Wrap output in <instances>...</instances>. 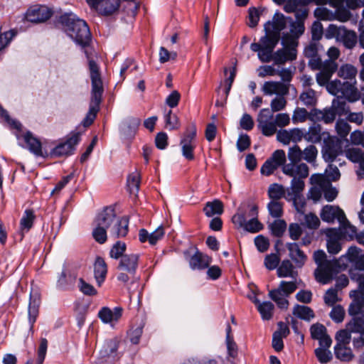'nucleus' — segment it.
<instances>
[{
	"mask_svg": "<svg viewBox=\"0 0 364 364\" xmlns=\"http://www.w3.org/2000/svg\"><path fill=\"white\" fill-rule=\"evenodd\" d=\"M336 129L338 134L342 138H345L350 131V125L343 119L338 120L336 124Z\"/></svg>",
	"mask_w": 364,
	"mask_h": 364,
	"instance_id": "64",
	"label": "nucleus"
},
{
	"mask_svg": "<svg viewBox=\"0 0 364 364\" xmlns=\"http://www.w3.org/2000/svg\"><path fill=\"white\" fill-rule=\"evenodd\" d=\"M305 30L304 23L301 21L292 22L291 24L290 32L291 34L287 33L289 37L294 38L297 42V38L301 36Z\"/></svg>",
	"mask_w": 364,
	"mask_h": 364,
	"instance_id": "52",
	"label": "nucleus"
},
{
	"mask_svg": "<svg viewBox=\"0 0 364 364\" xmlns=\"http://www.w3.org/2000/svg\"><path fill=\"white\" fill-rule=\"evenodd\" d=\"M196 136V128L195 125H192L186 129L180 142L183 156L190 161L194 159L193 150L195 149L194 139Z\"/></svg>",
	"mask_w": 364,
	"mask_h": 364,
	"instance_id": "14",
	"label": "nucleus"
},
{
	"mask_svg": "<svg viewBox=\"0 0 364 364\" xmlns=\"http://www.w3.org/2000/svg\"><path fill=\"white\" fill-rule=\"evenodd\" d=\"M89 70L92 90L89 111L82 121V124L85 127H89L94 122L100 109V105L104 91L100 68L93 60H89Z\"/></svg>",
	"mask_w": 364,
	"mask_h": 364,
	"instance_id": "3",
	"label": "nucleus"
},
{
	"mask_svg": "<svg viewBox=\"0 0 364 364\" xmlns=\"http://www.w3.org/2000/svg\"><path fill=\"white\" fill-rule=\"evenodd\" d=\"M206 216L213 217L215 215H221L223 213V204L219 200L208 202L203 208Z\"/></svg>",
	"mask_w": 364,
	"mask_h": 364,
	"instance_id": "37",
	"label": "nucleus"
},
{
	"mask_svg": "<svg viewBox=\"0 0 364 364\" xmlns=\"http://www.w3.org/2000/svg\"><path fill=\"white\" fill-rule=\"evenodd\" d=\"M335 355L337 358L343 361H349L353 358V353L347 346H336Z\"/></svg>",
	"mask_w": 364,
	"mask_h": 364,
	"instance_id": "40",
	"label": "nucleus"
},
{
	"mask_svg": "<svg viewBox=\"0 0 364 364\" xmlns=\"http://www.w3.org/2000/svg\"><path fill=\"white\" fill-rule=\"evenodd\" d=\"M52 14V10L45 6H36L27 11L26 18L32 23H42L49 19Z\"/></svg>",
	"mask_w": 364,
	"mask_h": 364,
	"instance_id": "19",
	"label": "nucleus"
},
{
	"mask_svg": "<svg viewBox=\"0 0 364 364\" xmlns=\"http://www.w3.org/2000/svg\"><path fill=\"white\" fill-rule=\"evenodd\" d=\"M284 96L285 95H278L271 100V109H269L271 113L273 114V112H278L285 109L287 105V101Z\"/></svg>",
	"mask_w": 364,
	"mask_h": 364,
	"instance_id": "43",
	"label": "nucleus"
},
{
	"mask_svg": "<svg viewBox=\"0 0 364 364\" xmlns=\"http://www.w3.org/2000/svg\"><path fill=\"white\" fill-rule=\"evenodd\" d=\"M287 21L285 16L276 12L272 19L264 26L265 35L260 38L259 42L252 43L250 49L257 53L258 58L269 60L270 53L274 50L280 39V33L286 28Z\"/></svg>",
	"mask_w": 364,
	"mask_h": 364,
	"instance_id": "1",
	"label": "nucleus"
},
{
	"mask_svg": "<svg viewBox=\"0 0 364 364\" xmlns=\"http://www.w3.org/2000/svg\"><path fill=\"white\" fill-rule=\"evenodd\" d=\"M267 208L269 215L273 218H279L283 215V203L279 200H271L267 205Z\"/></svg>",
	"mask_w": 364,
	"mask_h": 364,
	"instance_id": "44",
	"label": "nucleus"
},
{
	"mask_svg": "<svg viewBox=\"0 0 364 364\" xmlns=\"http://www.w3.org/2000/svg\"><path fill=\"white\" fill-rule=\"evenodd\" d=\"M76 281V277L71 274H67L65 271H63L59 275L57 281V287L60 289L67 290L71 289Z\"/></svg>",
	"mask_w": 364,
	"mask_h": 364,
	"instance_id": "36",
	"label": "nucleus"
},
{
	"mask_svg": "<svg viewBox=\"0 0 364 364\" xmlns=\"http://www.w3.org/2000/svg\"><path fill=\"white\" fill-rule=\"evenodd\" d=\"M286 247L289 251V257L295 263L296 267H302L307 259V256L300 249L298 243L289 242L287 243Z\"/></svg>",
	"mask_w": 364,
	"mask_h": 364,
	"instance_id": "25",
	"label": "nucleus"
},
{
	"mask_svg": "<svg viewBox=\"0 0 364 364\" xmlns=\"http://www.w3.org/2000/svg\"><path fill=\"white\" fill-rule=\"evenodd\" d=\"M338 38L347 48H353L357 43L358 36L355 31L347 30L346 28L341 31Z\"/></svg>",
	"mask_w": 364,
	"mask_h": 364,
	"instance_id": "35",
	"label": "nucleus"
},
{
	"mask_svg": "<svg viewBox=\"0 0 364 364\" xmlns=\"http://www.w3.org/2000/svg\"><path fill=\"white\" fill-rule=\"evenodd\" d=\"M269 227L273 235L281 237L286 230L287 223L283 220H276Z\"/></svg>",
	"mask_w": 364,
	"mask_h": 364,
	"instance_id": "49",
	"label": "nucleus"
},
{
	"mask_svg": "<svg viewBox=\"0 0 364 364\" xmlns=\"http://www.w3.org/2000/svg\"><path fill=\"white\" fill-rule=\"evenodd\" d=\"M348 158L354 163H358L364 170V151L360 149H350L347 152Z\"/></svg>",
	"mask_w": 364,
	"mask_h": 364,
	"instance_id": "41",
	"label": "nucleus"
},
{
	"mask_svg": "<svg viewBox=\"0 0 364 364\" xmlns=\"http://www.w3.org/2000/svg\"><path fill=\"white\" fill-rule=\"evenodd\" d=\"M345 310L341 305L334 306L330 312L331 318L336 323H341L345 317Z\"/></svg>",
	"mask_w": 364,
	"mask_h": 364,
	"instance_id": "57",
	"label": "nucleus"
},
{
	"mask_svg": "<svg viewBox=\"0 0 364 364\" xmlns=\"http://www.w3.org/2000/svg\"><path fill=\"white\" fill-rule=\"evenodd\" d=\"M139 259V255L134 253L125 254L122 257L117 267L120 271L117 275V279L119 282L127 283L135 275Z\"/></svg>",
	"mask_w": 364,
	"mask_h": 364,
	"instance_id": "10",
	"label": "nucleus"
},
{
	"mask_svg": "<svg viewBox=\"0 0 364 364\" xmlns=\"http://www.w3.org/2000/svg\"><path fill=\"white\" fill-rule=\"evenodd\" d=\"M253 302L257 306V309L264 320L272 318L274 306L271 301L260 302L259 299H255Z\"/></svg>",
	"mask_w": 364,
	"mask_h": 364,
	"instance_id": "33",
	"label": "nucleus"
},
{
	"mask_svg": "<svg viewBox=\"0 0 364 364\" xmlns=\"http://www.w3.org/2000/svg\"><path fill=\"white\" fill-rule=\"evenodd\" d=\"M166 127L170 130L177 129L180 124L178 117L170 110L165 116Z\"/></svg>",
	"mask_w": 364,
	"mask_h": 364,
	"instance_id": "56",
	"label": "nucleus"
},
{
	"mask_svg": "<svg viewBox=\"0 0 364 364\" xmlns=\"http://www.w3.org/2000/svg\"><path fill=\"white\" fill-rule=\"evenodd\" d=\"M348 314L354 317L347 324L351 333H364V298L353 299L348 308Z\"/></svg>",
	"mask_w": 364,
	"mask_h": 364,
	"instance_id": "8",
	"label": "nucleus"
},
{
	"mask_svg": "<svg viewBox=\"0 0 364 364\" xmlns=\"http://www.w3.org/2000/svg\"><path fill=\"white\" fill-rule=\"evenodd\" d=\"M116 219L117 216L114 208L112 206H108L97 214L94 220V225L102 226L109 230L110 227H112Z\"/></svg>",
	"mask_w": 364,
	"mask_h": 364,
	"instance_id": "21",
	"label": "nucleus"
},
{
	"mask_svg": "<svg viewBox=\"0 0 364 364\" xmlns=\"http://www.w3.org/2000/svg\"><path fill=\"white\" fill-rule=\"evenodd\" d=\"M348 253L350 255V263L355 269L364 270V255L362 254L360 250L356 247H350L348 249Z\"/></svg>",
	"mask_w": 364,
	"mask_h": 364,
	"instance_id": "31",
	"label": "nucleus"
},
{
	"mask_svg": "<svg viewBox=\"0 0 364 364\" xmlns=\"http://www.w3.org/2000/svg\"><path fill=\"white\" fill-rule=\"evenodd\" d=\"M27 149L36 157L46 158L49 154L43 149L41 141L35 137L31 132H27L22 136Z\"/></svg>",
	"mask_w": 364,
	"mask_h": 364,
	"instance_id": "18",
	"label": "nucleus"
},
{
	"mask_svg": "<svg viewBox=\"0 0 364 364\" xmlns=\"http://www.w3.org/2000/svg\"><path fill=\"white\" fill-rule=\"evenodd\" d=\"M80 140L79 132L73 133L64 143L59 144L50 153L53 156H63L73 154L75 146Z\"/></svg>",
	"mask_w": 364,
	"mask_h": 364,
	"instance_id": "15",
	"label": "nucleus"
},
{
	"mask_svg": "<svg viewBox=\"0 0 364 364\" xmlns=\"http://www.w3.org/2000/svg\"><path fill=\"white\" fill-rule=\"evenodd\" d=\"M341 153V141L338 138L327 134V136L323 138V145L321 149L324 161L328 163L333 162Z\"/></svg>",
	"mask_w": 364,
	"mask_h": 364,
	"instance_id": "12",
	"label": "nucleus"
},
{
	"mask_svg": "<svg viewBox=\"0 0 364 364\" xmlns=\"http://www.w3.org/2000/svg\"><path fill=\"white\" fill-rule=\"evenodd\" d=\"M140 184L139 175L133 173L127 178V186L131 193H136L139 191Z\"/></svg>",
	"mask_w": 364,
	"mask_h": 364,
	"instance_id": "58",
	"label": "nucleus"
},
{
	"mask_svg": "<svg viewBox=\"0 0 364 364\" xmlns=\"http://www.w3.org/2000/svg\"><path fill=\"white\" fill-rule=\"evenodd\" d=\"M58 24L77 44L85 47L91 41V33L87 23L73 13L61 15Z\"/></svg>",
	"mask_w": 364,
	"mask_h": 364,
	"instance_id": "2",
	"label": "nucleus"
},
{
	"mask_svg": "<svg viewBox=\"0 0 364 364\" xmlns=\"http://www.w3.org/2000/svg\"><path fill=\"white\" fill-rule=\"evenodd\" d=\"M259 16L260 13L256 8H250L248 11V26L250 28H255L259 22Z\"/></svg>",
	"mask_w": 364,
	"mask_h": 364,
	"instance_id": "63",
	"label": "nucleus"
},
{
	"mask_svg": "<svg viewBox=\"0 0 364 364\" xmlns=\"http://www.w3.org/2000/svg\"><path fill=\"white\" fill-rule=\"evenodd\" d=\"M277 276L279 277H291L296 279L298 273L294 269V266L289 259H284L277 268Z\"/></svg>",
	"mask_w": 364,
	"mask_h": 364,
	"instance_id": "30",
	"label": "nucleus"
},
{
	"mask_svg": "<svg viewBox=\"0 0 364 364\" xmlns=\"http://www.w3.org/2000/svg\"><path fill=\"white\" fill-rule=\"evenodd\" d=\"M288 159L290 163H299L303 159L302 150L298 145H294L289 149Z\"/></svg>",
	"mask_w": 364,
	"mask_h": 364,
	"instance_id": "54",
	"label": "nucleus"
},
{
	"mask_svg": "<svg viewBox=\"0 0 364 364\" xmlns=\"http://www.w3.org/2000/svg\"><path fill=\"white\" fill-rule=\"evenodd\" d=\"M323 221L329 223L337 220L343 228V232L348 234L350 237L356 235V228L349 224L344 212L337 206L331 205H325L320 213Z\"/></svg>",
	"mask_w": 364,
	"mask_h": 364,
	"instance_id": "6",
	"label": "nucleus"
},
{
	"mask_svg": "<svg viewBox=\"0 0 364 364\" xmlns=\"http://www.w3.org/2000/svg\"><path fill=\"white\" fill-rule=\"evenodd\" d=\"M286 162V154L282 149L276 150L270 158H269L262 166L260 172L264 176H270L279 166L284 165Z\"/></svg>",
	"mask_w": 364,
	"mask_h": 364,
	"instance_id": "13",
	"label": "nucleus"
},
{
	"mask_svg": "<svg viewBox=\"0 0 364 364\" xmlns=\"http://www.w3.org/2000/svg\"><path fill=\"white\" fill-rule=\"evenodd\" d=\"M140 124L141 119L138 117L126 118L120 126V134L123 139L130 143L136 134Z\"/></svg>",
	"mask_w": 364,
	"mask_h": 364,
	"instance_id": "16",
	"label": "nucleus"
},
{
	"mask_svg": "<svg viewBox=\"0 0 364 364\" xmlns=\"http://www.w3.org/2000/svg\"><path fill=\"white\" fill-rule=\"evenodd\" d=\"M309 65L312 70H320L316 76V81L320 85L328 83L333 73L337 70V65L334 61L327 60L322 62L318 55L310 58Z\"/></svg>",
	"mask_w": 364,
	"mask_h": 364,
	"instance_id": "9",
	"label": "nucleus"
},
{
	"mask_svg": "<svg viewBox=\"0 0 364 364\" xmlns=\"http://www.w3.org/2000/svg\"><path fill=\"white\" fill-rule=\"evenodd\" d=\"M333 267L338 269V272L341 270L346 269L350 262V255L348 251L345 255H342L338 259L331 260Z\"/></svg>",
	"mask_w": 364,
	"mask_h": 364,
	"instance_id": "59",
	"label": "nucleus"
},
{
	"mask_svg": "<svg viewBox=\"0 0 364 364\" xmlns=\"http://www.w3.org/2000/svg\"><path fill=\"white\" fill-rule=\"evenodd\" d=\"M284 188L281 185L274 183L269 187L268 195L272 200H279L284 196Z\"/></svg>",
	"mask_w": 364,
	"mask_h": 364,
	"instance_id": "48",
	"label": "nucleus"
},
{
	"mask_svg": "<svg viewBox=\"0 0 364 364\" xmlns=\"http://www.w3.org/2000/svg\"><path fill=\"white\" fill-rule=\"evenodd\" d=\"M257 127L265 136H271L277 131V127L282 128L290 124L287 113H279L274 116L269 108L262 109L257 118Z\"/></svg>",
	"mask_w": 364,
	"mask_h": 364,
	"instance_id": "4",
	"label": "nucleus"
},
{
	"mask_svg": "<svg viewBox=\"0 0 364 364\" xmlns=\"http://www.w3.org/2000/svg\"><path fill=\"white\" fill-rule=\"evenodd\" d=\"M302 5H308L304 0H287L284 2V10L291 14L295 12Z\"/></svg>",
	"mask_w": 364,
	"mask_h": 364,
	"instance_id": "55",
	"label": "nucleus"
},
{
	"mask_svg": "<svg viewBox=\"0 0 364 364\" xmlns=\"http://www.w3.org/2000/svg\"><path fill=\"white\" fill-rule=\"evenodd\" d=\"M314 16L319 20L333 21L335 20V12L330 11L325 7H318L314 10Z\"/></svg>",
	"mask_w": 364,
	"mask_h": 364,
	"instance_id": "46",
	"label": "nucleus"
},
{
	"mask_svg": "<svg viewBox=\"0 0 364 364\" xmlns=\"http://www.w3.org/2000/svg\"><path fill=\"white\" fill-rule=\"evenodd\" d=\"M35 215L31 210H26L21 219L20 225L21 230L28 231L33 225Z\"/></svg>",
	"mask_w": 364,
	"mask_h": 364,
	"instance_id": "45",
	"label": "nucleus"
},
{
	"mask_svg": "<svg viewBox=\"0 0 364 364\" xmlns=\"http://www.w3.org/2000/svg\"><path fill=\"white\" fill-rule=\"evenodd\" d=\"M305 178H293L291 182V188L292 191V195H300V193L304 188V179Z\"/></svg>",
	"mask_w": 364,
	"mask_h": 364,
	"instance_id": "61",
	"label": "nucleus"
},
{
	"mask_svg": "<svg viewBox=\"0 0 364 364\" xmlns=\"http://www.w3.org/2000/svg\"><path fill=\"white\" fill-rule=\"evenodd\" d=\"M311 183L314 186L310 190L311 198L317 200L323 193V188L330 186V181L323 174H313L310 178Z\"/></svg>",
	"mask_w": 364,
	"mask_h": 364,
	"instance_id": "20",
	"label": "nucleus"
},
{
	"mask_svg": "<svg viewBox=\"0 0 364 364\" xmlns=\"http://www.w3.org/2000/svg\"><path fill=\"white\" fill-rule=\"evenodd\" d=\"M338 272L333 267L332 262H326L324 264L317 267L314 271V276L316 280L323 284L329 283L334 276Z\"/></svg>",
	"mask_w": 364,
	"mask_h": 364,
	"instance_id": "17",
	"label": "nucleus"
},
{
	"mask_svg": "<svg viewBox=\"0 0 364 364\" xmlns=\"http://www.w3.org/2000/svg\"><path fill=\"white\" fill-rule=\"evenodd\" d=\"M297 289L296 281H282L277 289L269 291V297L276 302L278 307L287 309L289 301L286 297L289 296Z\"/></svg>",
	"mask_w": 364,
	"mask_h": 364,
	"instance_id": "11",
	"label": "nucleus"
},
{
	"mask_svg": "<svg viewBox=\"0 0 364 364\" xmlns=\"http://www.w3.org/2000/svg\"><path fill=\"white\" fill-rule=\"evenodd\" d=\"M328 92L332 95H341L350 102H355L363 95V102L364 103V86L361 87L360 93L358 91L354 85L348 81L341 82L336 80L329 82L327 85Z\"/></svg>",
	"mask_w": 364,
	"mask_h": 364,
	"instance_id": "7",
	"label": "nucleus"
},
{
	"mask_svg": "<svg viewBox=\"0 0 364 364\" xmlns=\"http://www.w3.org/2000/svg\"><path fill=\"white\" fill-rule=\"evenodd\" d=\"M210 262V257L203 254L198 250L188 259L189 266L193 270L205 269L208 267Z\"/></svg>",
	"mask_w": 364,
	"mask_h": 364,
	"instance_id": "26",
	"label": "nucleus"
},
{
	"mask_svg": "<svg viewBox=\"0 0 364 364\" xmlns=\"http://www.w3.org/2000/svg\"><path fill=\"white\" fill-rule=\"evenodd\" d=\"M129 232V218L127 217L117 218L109 230L112 238L124 237Z\"/></svg>",
	"mask_w": 364,
	"mask_h": 364,
	"instance_id": "22",
	"label": "nucleus"
},
{
	"mask_svg": "<svg viewBox=\"0 0 364 364\" xmlns=\"http://www.w3.org/2000/svg\"><path fill=\"white\" fill-rule=\"evenodd\" d=\"M311 337L318 340L326 334V327L320 323H316L311 326L310 328Z\"/></svg>",
	"mask_w": 364,
	"mask_h": 364,
	"instance_id": "62",
	"label": "nucleus"
},
{
	"mask_svg": "<svg viewBox=\"0 0 364 364\" xmlns=\"http://www.w3.org/2000/svg\"><path fill=\"white\" fill-rule=\"evenodd\" d=\"M310 115L312 120L328 124L333 122L336 119V112L331 107L326 108L323 110L314 109L311 110Z\"/></svg>",
	"mask_w": 364,
	"mask_h": 364,
	"instance_id": "28",
	"label": "nucleus"
},
{
	"mask_svg": "<svg viewBox=\"0 0 364 364\" xmlns=\"http://www.w3.org/2000/svg\"><path fill=\"white\" fill-rule=\"evenodd\" d=\"M40 304V299L38 295L31 296L30 303L28 305V321L31 325L30 331L33 333V324L36 322V318L38 315V307Z\"/></svg>",
	"mask_w": 364,
	"mask_h": 364,
	"instance_id": "32",
	"label": "nucleus"
},
{
	"mask_svg": "<svg viewBox=\"0 0 364 364\" xmlns=\"http://www.w3.org/2000/svg\"><path fill=\"white\" fill-rule=\"evenodd\" d=\"M351 332L346 327L345 329L340 330L336 335L337 341L336 346H347L350 343L351 339Z\"/></svg>",
	"mask_w": 364,
	"mask_h": 364,
	"instance_id": "51",
	"label": "nucleus"
},
{
	"mask_svg": "<svg viewBox=\"0 0 364 364\" xmlns=\"http://www.w3.org/2000/svg\"><path fill=\"white\" fill-rule=\"evenodd\" d=\"M303 154V159L307 161L308 163H314L318 155V149L317 148L313 145L307 146L304 150H302Z\"/></svg>",
	"mask_w": 364,
	"mask_h": 364,
	"instance_id": "50",
	"label": "nucleus"
},
{
	"mask_svg": "<svg viewBox=\"0 0 364 364\" xmlns=\"http://www.w3.org/2000/svg\"><path fill=\"white\" fill-rule=\"evenodd\" d=\"M282 171L284 174L292 178H306L309 176V167L304 163L284 164Z\"/></svg>",
	"mask_w": 364,
	"mask_h": 364,
	"instance_id": "23",
	"label": "nucleus"
},
{
	"mask_svg": "<svg viewBox=\"0 0 364 364\" xmlns=\"http://www.w3.org/2000/svg\"><path fill=\"white\" fill-rule=\"evenodd\" d=\"M262 91L265 95H287L289 87L280 81H267L263 84Z\"/></svg>",
	"mask_w": 364,
	"mask_h": 364,
	"instance_id": "24",
	"label": "nucleus"
},
{
	"mask_svg": "<svg viewBox=\"0 0 364 364\" xmlns=\"http://www.w3.org/2000/svg\"><path fill=\"white\" fill-rule=\"evenodd\" d=\"M95 278L98 286L104 282L107 273V267L105 260L102 257H97L94 264Z\"/></svg>",
	"mask_w": 364,
	"mask_h": 364,
	"instance_id": "29",
	"label": "nucleus"
},
{
	"mask_svg": "<svg viewBox=\"0 0 364 364\" xmlns=\"http://www.w3.org/2000/svg\"><path fill=\"white\" fill-rule=\"evenodd\" d=\"M357 73V70L355 68L351 65H344L340 68L338 72V75L339 77L343 78L344 80H353L355 78V75Z\"/></svg>",
	"mask_w": 364,
	"mask_h": 364,
	"instance_id": "47",
	"label": "nucleus"
},
{
	"mask_svg": "<svg viewBox=\"0 0 364 364\" xmlns=\"http://www.w3.org/2000/svg\"><path fill=\"white\" fill-rule=\"evenodd\" d=\"M245 230L250 232H257L263 228V225L255 218H252L249 221H246L243 228Z\"/></svg>",
	"mask_w": 364,
	"mask_h": 364,
	"instance_id": "60",
	"label": "nucleus"
},
{
	"mask_svg": "<svg viewBox=\"0 0 364 364\" xmlns=\"http://www.w3.org/2000/svg\"><path fill=\"white\" fill-rule=\"evenodd\" d=\"M122 315V309L120 307H115L113 309L109 307H102L99 313L98 317L105 323H112L117 322Z\"/></svg>",
	"mask_w": 364,
	"mask_h": 364,
	"instance_id": "27",
	"label": "nucleus"
},
{
	"mask_svg": "<svg viewBox=\"0 0 364 364\" xmlns=\"http://www.w3.org/2000/svg\"><path fill=\"white\" fill-rule=\"evenodd\" d=\"M304 139L310 143H320L321 138V127L320 125H314L310 127L307 132H304Z\"/></svg>",
	"mask_w": 364,
	"mask_h": 364,
	"instance_id": "34",
	"label": "nucleus"
},
{
	"mask_svg": "<svg viewBox=\"0 0 364 364\" xmlns=\"http://www.w3.org/2000/svg\"><path fill=\"white\" fill-rule=\"evenodd\" d=\"M299 100L307 107L315 106L317 102L316 92L309 88L300 95Z\"/></svg>",
	"mask_w": 364,
	"mask_h": 364,
	"instance_id": "39",
	"label": "nucleus"
},
{
	"mask_svg": "<svg viewBox=\"0 0 364 364\" xmlns=\"http://www.w3.org/2000/svg\"><path fill=\"white\" fill-rule=\"evenodd\" d=\"M92 236L96 242L104 244L107 240V229L99 225H95L92 230Z\"/></svg>",
	"mask_w": 364,
	"mask_h": 364,
	"instance_id": "53",
	"label": "nucleus"
},
{
	"mask_svg": "<svg viewBox=\"0 0 364 364\" xmlns=\"http://www.w3.org/2000/svg\"><path fill=\"white\" fill-rule=\"evenodd\" d=\"M127 249V245L124 242L117 241L115 242L110 249L109 256L110 257L118 259H121L124 255V252Z\"/></svg>",
	"mask_w": 364,
	"mask_h": 364,
	"instance_id": "42",
	"label": "nucleus"
},
{
	"mask_svg": "<svg viewBox=\"0 0 364 364\" xmlns=\"http://www.w3.org/2000/svg\"><path fill=\"white\" fill-rule=\"evenodd\" d=\"M293 314L304 320L309 321L314 317L313 310L306 306L296 305L292 311Z\"/></svg>",
	"mask_w": 364,
	"mask_h": 364,
	"instance_id": "38",
	"label": "nucleus"
},
{
	"mask_svg": "<svg viewBox=\"0 0 364 364\" xmlns=\"http://www.w3.org/2000/svg\"><path fill=\"white\" fill-rule=\"evenodd\" d=\"M282 44L284 46V48L279 49L276 52H274V50L271 51L269 60H262V58H259V60L262 63H269L274 60L277 65H282L287 61L295 60L296 58V47L297 42L294 38L289 37L288 35H284L282 37Z\"/></svg>",
	"mask_w": 364,
	"mask_h": 364,
	"instance_id": "5",
	"label": "nucleus"
}]
</instances>
